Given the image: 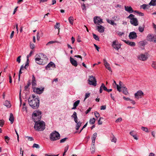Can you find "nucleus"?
<instances>
[{"instance_id": "obj_41", "label": "nucleus", "mask_w": 156, "mask_h": 156, "mask_svg": "<svg viewBox=\"0 0 156 156\" xmlns=\"http://www.w3.org/2000/svg\"><path fill=\"white\" fill-rule=\"evenodd\" d=\"M93 38L97 41H99V38L98 36H97L96 34H93Z\"/></svg>"}, {"instance_id": "obj_42", "label": "nucleus", "mask_w": 156, "mask_h": 156, "mask_svg": "<svg viewBox=\"0 0 156 156\" xmlns=\"http://www.w3.org/2000/svg\"><path fill=\"white\" fill-rule=\"evenodd\" d=\"M4 139L5 140V142H6L7 144H8L10 139V138L8 136H5L4 137Z\"/></svg>"}, {"instance_id": "obj_3", "label": "nucleus", "mask_w": 156, "mask_h": 156, "mask_svg": "<svg viewBox=\"0 0 156 156\" xmlns=\"http://www.w3.org/2000/svg\"><path fill=\"white\" fill-rule=\"evenodd\" d=\"M34 129L37 131H43L45 128V123L42 121H39L35 122Z\"/></svg>"}, {"instance_id": "obj_34", "label": "nucleus", "mask_w": 156, "mask_h": 156, "mask_svg": "<svg viewBox=\"0 0 156 156\" xmlns=\"http://www.w3.org/2000/svg\"><path fill=\"white\" fill-rule=\"evenodd\" d=\"M149 4L147 5L145 4H144L141 6V8L143 9H145L146 8H149Z\"/></svg>"}, {"instance_id": "obj_26", "label": "nucleus", "mask_w": 156, "mask_h": 156, "mask_svg": "<svg viewBox=\"0 0 156 156\" xmlns=\"http://www.w3.org/2000/svg\"><path fill=\"white\" fill-rule=\"evenodd\" d=\"M122 90L123 93L125 95H127L128 94V92L127 91V89L124 87H122L121 88Z\"/></svg>"}, {"instance_id": "obj_36", "label": "nucleus", "mask_w": 156, "mask_h": 156, "mask_svg": "<svg viewBox=\"0 0 156 156\" xmlns=\"http://www.w3.org/2000/svg\"><path fill=\"white\" fill-rule=\"evenodd\" d=\"M95 119L94 118H93L90 119L89 123L91 124H93L94 123Z\"/></svg>"}, {"instance_id": "obj_43", "label": "nucleus", "mask_w": 156, "mask_h": 156, "mask_svg": "<svg viewBox=\"0 0 156 156\" xmlns=\"http://www.w3.org/2000/svg\"><path fill=\"white\" fill-rule=\"evenodd\" d=\"M101 87L102 89H103L104 90L106 91L107 90V88L105 86L104 84L103 83L102 84Z\"/></svg>"}, {"instance_id": "obj_22", "label": "nucleus", "mask_w": 156, "mask_h": 156, "mask_svg": "<svg viewBox=\"0 0 156 156\" xmlns=\"http://www.w3.org/2000/svg\"><path fill=\"white\" fill-rule=\"evenodd\" d=\"M32 87L34 88L36 85V82L34 75H33L32 76Z\"/></svg>"}, {"instance_id": "obj_44", "label": "nucleus", "mask_w": 156, "mask_h": 156, "mask_svg": "<svg viewBox=\"0 0 156 156\" xmlns=\"http://www.w3.org/2000/svg\"><path fill=\"white\" fill-rule=\"evenodd\" d=\"M80 102V101L79 100H77L73 104V105H74L75 106L77 107L78 105L79 104Z\"/></svg>"}, {"instance_id": "obj_28", "label": "nucleus", "mask_w": 156, "mask_h": 156, "mask_svg": "<svg viewBox=\"0 0 156 156\" xmlns=\"http://www.w3.org/2000/svg\"><path fill=\"white\" fill-rule=\"evenodd\" d=\"M9 120L10 121L11 124H12L14 120V117L12 113L10 114V116L9 119Z\"/></svg>"}, {"instance_id": "obj_59", "label": "nucleus", "mask_w": 156, "mask_h": 156, "mask_svg": "<svg viewBox=\"0 0 156 156\" xmlns=\"http://www.w3.org/2000/svg\"><path fill=\"white\" fill-rule=\"evenodd\" d=\"M91 108H89L88 109H87L86 112H85V113L86 114H88L89 112H90V111H91Z\"/></svg>"}, {"instance_id": "obj_13", "label": "nucleus", "mask_w": 156, "mask_h": 156, "mask_svg": "<svg viewBox=\"0 0 156 156\" xmlns=\"http://www.w3.org/2000/svg\"><path fill=\"white\" fill-rule=\"evenodd\" d=\"M144 95V93L141 90H139L136 93L134 94V96L136 98L139 99L141 98V97Z\"/></svg>"}, {"instance_id": "obj_64", "label": "nucleus", "mask_w": 156, "mask_h": 156, "mask_svg": "<svg viewBox=\"0 0 156 156\" xmlns=\"http://www.w3.org/2000/svg\"><path fill=\"white\" fill-rule=\"evenodd\" d=\"M33 53V51H31L30 52L29 54L27 56V58H29L30 57L31 55Z\"/></svg>"}, {"instance_id": "obj_46", "label": "nucleus", "mask_w": 156, "mask_h": 156, "mask_svg": "<svg viewBox=\"0 0 156 156\" xmlns=\"http://www.w3.org/2000/svg\"><path fill=\"white\" fill-rule=\"evenodd\" d=\"M90 95V93H86L85 95V97L84 99L85 101L87 98H88Z\"/></svg>"}, {"instance_id": "obj_53", "label": "nucleus", "mask_w": 156, "mask_h": 156, "mask_svg": "<svg viewBox=\"0 0 156 156\" xmlns=\"http://www.w3.org/2000/svg\"><path fill=\"white\" fill-rule=\"evenodd\" d=\"M68 149V146L66 147L64 150V152L63 154V156H64L65 155V153L67 151Z\"/></svg>"}, {"instance_id": "obj_50", "label": "nucleus", "mask_w": 156, "mask_h": 156, "mask_svg": "<svg viewBox=\"0 0 156 156\" xmlns=\"http://www.w3.org/2000/svg\"><path fill=\"white\" fill-rule=\"evenodd\" d=\"M33 148H39V146L38 144H34L33 146Z\"/></svg>"}, {"instance_id": "obj_9", "label": "nucleus", "mask_w": 156, "mask_h": 156, "mask_svg": "<svg viewBox=\"0 0 156 156\" xmlns=\"http://www.w3.org/2000/svg\"><path fill=\"white\" fill-rule=\"evenodd\" d=\"M121 44L119 43L117 40H115L112 41V48L117 51L119 50L121 48Z\"/></svg>"}, {"instance_id": "obj_55", "label": "nucleus", "mask_w": 156, "mask_h": 156, "mask_svg": "<svg viewBox=\"0 0 156 156\" xmlns=\"http://www.w3.org/2000/svg\"><path fill=\"white\" fill-rule=\"evenodd\" d=\"M21 56H19L17 58L16 61L17 62H18L19 63H20V60H21L20 58H21Z\"/></svg>"}, {"instance_id": "obj_14", "label": "nucleus", "mask_w": 156, "mask_h": 156, "mask_svg": "<svg viewBox=\"0 0 156 156\" xmlns=\"http://www.w3.org/2000/svg\"><path fill=\"white\" fill-rule=\"evenodd\" d=\"M129 38L130 39H133L136 38L137 35L136 33L134 31L131 32L129 35Z\"/></svg>"}, {"instance_id": "obj_11", "label": "nucleus", "mask_w": 156, "mask_h": 156, "mask_svg": "<svg viewBox=\"0 0 156 156\" xmlns=\"http://www.w3.org/2000/svg\"><path fill=\"white\" fill-rule=\"evenodd\" d=\"M138 58L140 60L145 61L148 58V54L146 53L144 54H141L137 56Z\"/></svg>"}, {"instance_id": "obj_49", "label": "nucleus", "mask_w": 156, "mask_h": 156, "mask_svg": "<svg viewBox=\"0 0 156 156\" xmlns=\"http://www.w3.org/2000/svg\"><path fill=\"white\" fill-rule=\"evenodd\" d=\"M138 30H139V31L140 32H142L144 31V28L143 27L140 26L138 28Z\"/></svg>"}, {"instance_id": "obj_30", "label": "nucleus", "mask_w": 156, "mask_h": 156, "mask_svg": "<svg viewBox=\"0 0 156 156\" xmlns=\"http://www.w3.org/2000/svg\"><path fill=\"white\" fill-rule=\"evenodd\" d=\"M149 5L155 6L156 5V0H151L149 3Z\"/></svg>"}, {"instance_id": "obj_45", "label": "nucleus", "mask_w": 156, "mask_h": 156, "mask_svg": "<svg viewBox=\"0 0 156 156\" xmlns=\"http://www.w3.org/2000/svg\"><path fill=\"white\" fill-rule=\"evenodd\" d=\"M94 115L95 117L96 118H98L99 117L100 115L98 112H97L95 111L94 112Z\"/></svg>"}, {"instance_id": "obj_17", "label": "nucleus", "mask_w": 156, "mask_h": 156, "mask_svg": "<svg viewBox=\"0 0 156 156\" xmlns=\"http://www.w3.org/2000/svg\"><path fill=\"white\" fill-rule=\"evenodd\" d=\"M97 28L98 31L100 33H103L104 31V27L101 25L97 26Z\"/></svg>"}, {"instance_id": "obj_27", "label": "nucleus", "mask_w": 156, "mask_h": 156, "mask_svg": "<svg viewBox=\"0 0 156 156\" xmlns=\"http://www.w3.org/2000/svg\"><path fill=\"white\" fill-rule=\"evenodd\" d=\"M106 21L108 23H109L110 24L112 25H116V23H115L114 22V21L113 20H110L107 19H106Z\"/></svg>"}, {"instance_id": "obj_29", "label": "nucleus", "mask_w": 156, "mask_h": 156, "mask_svg": "<svg viewBox=\"0 0 156 156\" xmlns=\"http://www.w3.org/2000/svg\"><path fill=\"white\" fill-rule=\"evenodd\" d=\"M82 124V122L80 121H79L78 122H77V123L76 124L75 128L76 130H78L80 127L81 126Z\"/></svg>"}, {"instance_id": "obj_39", "label": "nucleus", "mask_w": 156, "mask_h": 156, "mask_svg": "<svg viewBox=\"0 0 156 156\" xmlns=\"http://www.w3.org/2000/svg\"><path fill=\"white\" fill-rule=\"evenodd\" d=\"M60 24L59 23H56V24L55 25L54 28L55 29H58V31L60 29V28H59L60 27Z\"/></svg>"}, {"instance_id": "obj_18", "label": "nucleus", "mask_w": 156, "mask_h": 156, "mask_svg": "<svg viewBox=\"0 0 156 156\" xmlns=\"http://www.w3.org/2000/svg\"><path fill=\"white\" fill-rule=\"evenodd\" d=\"M55 67V65L52 62H51L46 66V69L47 70H49L50 67Z\"/></svg>"}, {"instance_id": "obj_5", "label": "nucleus", "mask_w": 156, "mask_h": 156, "mask_svg": "<svg viewBox=\"0 0 156 156\" xmlns=\"http://www.w3.org/2000/svg\"><path fill=\"white\" fill-rule=\"evenodd\" d=\"M49 138L51 140L55 141L60 139V135L58 132L55 131L50 134Z\"/></svg>"}, {"instance_id": "obj_25", "label": "nucleus", "mask_w": 156, "mask_h": 156, "mask_svg": "<svg viewBox=\"0 0 156 156\" xmlns=\"http://www.w3.org/2000/svg\"><path fill=\"white\" fill-rule=\"evenodd\" d=\"M122 83V82L121 81H119V84L120 85V86H119L118 84L116 85L117 90L119 92H121V88L122 87L121 85Z\"/></svg>"}, {"instance_id": "obj_10", "label": "nucleus", "mask_w": 156, "mask_h": 156, "mask_svg": "<svg viewBox=\"0 0 156 156\" xmlns=\"http://www.w3.org/2000/svg\"><path fill=\"white\" fill-rule=\"evenodd\" d=\"M94 22L95 24L100 25L103 23V20L100 17L96 16L94 18Z\"/></svg>"}, {"instance_id": "obj_60", "label": "nucleus", "mask_w": 156, "mask_h": 156, "mask_svg": "<svg viewBox=\"0 0 156 156\" xmlns=\"http://www.w3.org/2000/svg\"><path fill=\"white\" fill-rule=\"evenodd\" d=\"M122 119L121 118H118L115 121L116 122H120L122 121Z\"/></svg>"}, {"instance_id": "obj_40", "label": "nucleus", "mask_w": 156, "mask_h": 156, "mask_svg": "<svg viewBox=\"0 0 156 156\" xmlns=\"http://www.w3.org/2000/svg\"><path fill=\"white\" fill-rule=\"evenodd\" d=\"M152 66L154 69H156V62L153 61L152 63Z\"/></svg>"}, {"instance_id": "obj_37", "label": "nucleus", "mask_w": 156, "mask_h": 156, "mask_svg": "<svg viewBox=\"0 0 156 156\" xmlns=\"http://www.w3.org/2000/svg\"><path fill=\"white\" fill-rule=\"evenodd\" d=\"M141 129L142 130L148 133L149 132L148 129L147 127L142 126L141 127Z\"/></svg>"}, {"instance_id": "obj_57", "label": "nucleus", "mask_w": 156, "mask_h": 156, "mask_svg": "<svg viewBox=\"0 0 156 156\" xmlns=\"http://www.w3.org/2000/svg\"><path fill=\"white\" fill-rule=\"evenodd\" d=\"M26 137L29 140L31 141H33L34 140V138L32 137L27 136Z\"/></svg>"}, {"instance_id": "obj_2", "label": "nucleus", "mask_w": 156, "mask_h": 156, "mask_svg": "<svg viewBox=\"0 0 156 156\" xmlns=\"http://www.w3.org/2000/svg\"><path fill=\"white\" fill-rule=\"evenodd\" d=\"M47 59L46 56L43 53H40L38 55H36L35 61L38 64L43 65L44 64V61H46Z\"/></svg>"}, {"instance_id": "obj_20", "label": "nucleus", "mask_w": 156, "mask_h": 156, "mask_svg": "<svg viewBox=\"0 0 156 156\" xmlns=\"http://www.w3.org/2000/svg\"><path fill=\"white\" fill-rule=\"evenodd\" d=\"M125 9L126 11L129 13H132L133 11L132 8L130 6H125Z\"/></svg>"}, {"instance_id": "obj_7", "label": "nucleus", "mask_w": 156, "mask_h": 156, "mask_svg": "<svg viewBox=\"0 0 156 156\" xmlns=\"http://www.w3.org/2000/svg\"><path fill=\"white\" fill-rule=\"evenodd\" d=\"M88 83L94 86H96L97 85V80L95 77L93 76H89V79L88 80Z\"/></svg>"}, {"instance_id": "obj_21", "label": "nucleus", "mask_w": 156, "mask_h": 156, "mask_svg": "<svg viewBox=\"0 0 156 156\" xmlns=\"http://www.w3.org/2000/svg\"><path fill=\"white\" fill-rule=\"evenodd\" d=\"M139 47L142 49H144V46L145 45V42L144 41H141L139 42Z\"/></svg>"}, {"instance_id": "obj_15", "label": "nucleus", "mask_w": 156, "mask_h": 156, "mask_svg": "<svg viewBox=\"0 0 156 156\" xmlns=\"http://www.w3.org/2000/svg\"><path fill=\"white\" fill-rule=\"evenodd\" d=\"M104 64L105 67L110 71H112L111 68L110 66V64L107 62L105 59L103 60Z\"/></svg>"}, {"instance_id": "obj_8", "label": "nucleus", "mask_w": 156, "mask_h": 156, "mask_svg": "<svg viewBox=\"0 0 156 156\" xmlns=\"http://www.w3.org/2000/svg\"><path fill=\"white\" fill-rule=\"evenodd\" d=\"M146 39L147 41L156 43V35L152 34H149L146 37Z\"/></svg>"}, {"instance_id": "obj_56", "label": "nucleus", "mask_w": 156, "mask_h": 156, "mask_svg": "<svg viewBox=\"0 0 156 156\" xmlns=\"http://www.w3.org/2000/svg\"><path fill=\"white\" fill-rule=\"evenodd\" d=\"M117 34L119 36H121L124 34V33L123 32H121L119 31H118Z\"/></svg>"}, {"instance_id": "obj_19", "label": "nucleus", "mask_w": 156, "mask_h": 156, "mask_svg": "<svg viewBox=\"0 0 156 156\" xmlns=\"http://www.w3.org/2000/svg\"><path fill=\"white\" fill-rule=\"evenodd\" d=\"M70 60L71 63L73 66L76 67L77 66V61L75 60L73 58L71 57H70Z\"/></svg>"}, {"instance_id": "obj_61", "label": "nucleus", "mask_w": 156, "mask_h": 156, "mask_svg": "<svg viewBox=\"0 0 156 156\" xmlns=\"http://www.w3.org/2000/svg\"><path fill=\"white\" fill-rule=\"evenodd\" d=\"M123 98L126 101H130L131 100V99L129 98H126V97H123Z\"/></svg>"}, {"instance_id": "obj_63", "label": "nucleus", "mask_w": 156, "mask_h": 156, "mask_svg": "<svg viewBox=\"0 0 156 156\" xmlns=\"http://www.w3.org/2000/svg\"><path fill=\"white\" fill-rule=\"evenodd\" d=\"M106 106L105 105H103L101 106V110H105L106 109Z\"/></svg>"}, {"instance_id": "obj_48", "label": "nucleus", "mask_w": 156, "mask_h": 156, "mask_svg": "<svg viewBox=\"0 0 156 156\" xmlns=\"http://www.w3.org/2000/svg\"><path fill=\"white\" fill-rule=\"evenodd\" d=\"M29 58H27V62H26V63L25 65V67H24V68L25 69H26V66H27L29 65Z\"/></svg>"}, {"instance_id": "obj_52", "label": "nucleus", "mask_w": 156, "mask_h": 156, "mask_svg": "<svg viewBox=\"0 0 156 156\" xmlns=\"http://www.w3.org/2000/svg\"><path fill=\"white\" fill-rule=\"evenodd\" d=\"M56 41H49V42H48L46 44V45H49V44H53V43H54L55 42H56Z\"/></svg>"}, {"instance_id": "obj_31", "label": "nucleus", "mask_w": 156, "mask_h": 156, "mask_svg": "<svg viewBox=\"0 0 156 156\" xmlns=\"http://www.w3.org/2000/svg\"><path fill=\"white\" fill-rule=\"evenodd\" d=\"M4 105L7 108H9L11 107V105L9 102L8 101H6L4 103Z\"/></svg>"}, {"instance_id": "obj_1", "label": "nucleus", "mask_w": 156, "mask_h": 156, "mask_svg": "<svg viewBox=\"0 0 156 156\" xmlns=\"http://www.w3.org/2000/svg\"><path fill=\"white\" fill-rule=\"evenodd\" d=\"M28 101L30 105L34 109L38 108L39 105V98L34 95L29 98Z\"/></svg>"}, {"instance_id": "obj_38", "label": "nucleus", "mask_w": 156, "mask_h": 156, "mask_svg": "<svg viewBox=\"0 0 156 156\" xmlns=\"http://www.w3.org/2000/svg\"><path fill=\"white\" fill-rule=\"evenodd\" d=\"M71 117L73 118L74 119H77V113L75 112H74L73 115L71 116Z\"/></svg>"}, {"instance_id": "obj_16", "label": "nucleus", "mask_w": 156, "mask_h": 156, "mask_svg": "<svg viewBox=\"0 0 156 156\" xmlns=\"http://www.w3.org/2000/svg\"><path fill=\"white\" fill-rule=\"evenodd\" d=\"M122 41L127 44L130 45L131 46H135L136 45L135 43L133 42H131L130 41H126L125 40H122Z\"/></svg>"}, {"instance_id": "obj_62", "label": "nucleus", "mask_w": 156, "mask_h": 156, "mask_svg": "<svg viewBox=\"0 0 156 156\" xmlns=\"http://www.w3.org/2000/svg\"><path fill=\"white\" fill-rule=\"evenodd\" d=\"M81 7L82 9L83 10H86V6L84 3H83V5H82Z\"/></svg>"}, {"instance_id": "obj_12", "label": "nucleus", "mask_w": 156, "mask_h": 156, "mask_svg": "<svg viewBox=\"0 0 156 156\" xmlns=\"http://www.w3.org/2000/svg\"><path fill=\"white\" fill-rule=\"evenodd\" d=\"M44 88L34 87L33 89L34 92L38 94H42L44 91Z\"/></svg>"}, {"instance_id": "obj_4", "label": "nucleus", "mask_w": 156, "mask_h": 156, "mask_svg": "<svg viewBox=\"0 0 156 156\" xmlns=\"http://www.w3.org/2000/svg\"><path fill=\"white\" fill-rule=\"evenodd\" d=\"M41 112L39 111H35L32 114V119L34 122L40 120Z\"/></svg>"}, {"instance_id": "obj_32", "label": "nucleus", "mask_w": 156, "mask_h": 156, "mask_svg": "<svg viewBox=\"0 0 156 156\" xmlns=\"http://www.w3.org/2000/svg\"><path fill=\"white\" fill-rule=\"evenodd\" d=\"M69 23L71 25H73L74 21V18L73 16H70L68 18Z\"/></svg>"}, {"instance_id": "obj_24", "label": "nucleus", "mask_w": 156, "mask_h": 156, "mask_svg": "<svg viewBox=\"0 0 156 156\" xmlns=\"http://www.w3.org/2000/svg\"><path fill=\"white\" fill-rule=\"evenodd\" d=\"M95 143H92V145L91 147L90 148V150L91 151V153H94L95 151Z\"/></svg>"}, {"instance_id": "obj_51", "label": "nucleus", "mask_w": 156, "mask_h": 156, "mask_svg": "<svg viewBox=\"0 0 156 156\" xmlns=\"http://www.w3.org/2000/svg\"><path fill=\"white\" fill-rule=\"evenodd\" d=\"M4 123V121L3 120H0V126L2 127Z\"/></svg>"}, {"instance_id": "obj_23", "label": "nucleus", "mask_w": 156, "mask_h": 156, "mask_svg": "<svg viewBox=\"0 0 156 156\" xmlns=\"http://www.w3.org/2000/svg\"><path fill=\"white\" fill-rule=\"evenodd\" d=\"M97 133H95L93 134L92 136L91 137L92 143H95V139L97 136Z\"/></svg>"}, {"instance_id": "obj_54", "label": "nucleus", "mask_w": 156, "mask_h": 156, "mask_svg": "<svg viewBox=\"0 0 156 156\" xmlns=\"http://www.w3.org/2000/svg\"><path fill=\"white\" fill-rule=\"evenodd\" d=\"M67 139V138L66 137V138H64L61 139L60 140V143H63Z\"/></svg>"}, {"instance_id": "obj_47", "label": "nucleus", "mask_w": 156, "mask_h": 156, "mask_svg": "<svg viewBox=\"0 0 156 156\" xmlns=\"http://www.w3.org/2000/svg\"><path fill=\"white\" fill-rule=\"evenodd\" d=\"M24 69V66H22L20 68L19 72V75H20V74L22 73V72H21V70L23 69Z\"/></svg>"}, {"instance_id": "obj_58", "label": "nucleus", "mask_w": 156, "mask_h": 156, "mask_svg": "<svg viewBox=\"0 0 156 156\" xmlns=\"http://www.w3.org/2000/svg\"><path fill=\"white\" fill-rule=\"evenodd\" d=\"M30 47L31 49H33L34 48L35 45L33 44L30 43Z\"/></svg>"}, {"instance_id": "obj_35", "label": "nucleus", "mask_w": 156, "mask_h": 156, "mask_svg": "<svg viewBox=\"0 0 156 156\" xmlns=\"http://www.w3.org/2000/svg\"><path fill=\"white\" fill-rule=\"evenodd\" d=\"M112 19L115 21H118L120 19V18L119 16H114L112 17Z\"/></svg>"}, {"instance_id": "obj_33", "label": "nucleus", "mask_w": 156, "mask_h": 156, "mask_svg": "<svg viewBox=\"0 0 156 156\" xmlns=\"http://www.w3.org/2000/svg\"><path fill=\"white\" fill-rule=\"evenodd\" d=\"M111 139L112 142H114L115 143L116 142L117 140L116 138L112 134L111 136Z\"/></svg>"}, {"instance_id": "obj_6", "label": "nucleus", "mask_w": 156, "mask_h": 156, "mask_svg": "<svg viewBox=\"0 0 156 156\" xmlns=\"http://www.w3.org/2000/svg\"><path fill=\"white\" fill-rule=\"evenodd\" d=\"M134 15L130 14L127 17V18L130 20V23L132 25L136 26L138 25V21L137 18H134Z\"/></svg>"}]
</instances>
